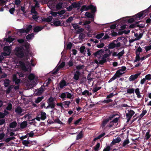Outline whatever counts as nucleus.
I'll return each mask as SVG.
<instances>
[{
	"mask_svg": "<svg viewBox=\"0 0 151 151\" xmlns=\"http://www.w3.org/2000/svg\"><path fill=\"white\" fill-rule=\"evenodd\" d=\"M83 136L82 131H81L76 136V140H78L81 139Z\"/></svg>",
	"mask_w": 151,
	"mask_h": 151,
	"instance_id": "33",
	"label": "nucleus"
},
{
	"mask_svg": "<svg viewBox=\"0 0 151 151\" xmlns=\"http://www.w3.org/2000/svg\"><path fill=\"white\" fill-rule=\"evenodd\" d=\"M142 52V49L140 47H139L136 50L135 54H140V53Z\"/></svg>",
	"mask_w": 151,
	"mask_h": 151,
	"instance_id": "47",
	"label": "nucleus"
},
{
	"mask_svg": "<svg viewBox=\"0 0 151 151\" xmlns=\"http://www.w3.org/2000/svg\"><path fill=\"white\" fill-rule=\"evenodd\" d=\"M12 108V105L11 104H9L8 105L6 109L8 110H11Z\"/></svg>",
	"mask_w": 151,
	"mask_h": 151,
	"instance_id": "61",
	"label": "nucleus"
},
{
	"mask_svg": "<svg viewBox=\"0 0 151 151\" xmlns=\"http://www.w3.org/2000/svg\"><path fill=\"white\" fill-rule=\"evenodd\" d=\"M134 89L133 88H128L127 90V92L129 94L134 93Z\"/></svg>",
	"mask_w": 151,
	"mask_h": 151,
	"instance_id": "29",
	"label": "nucleus"
},
{
	"mask_svg": "<svg viewBox=\"0 0 151 151\" xmlns=\"http://www.w3.org/2000/svg\"><path fill=\"white\" fill-rule=\"evenodd\" d=\"M67 85L66 81L64 80H62L59 83V87L61 88H63Z\"/></svg>",
	"mask_w": 151,
	"mask_h": 151,
	"instance_id": "10",
	"label": "nucleus"
},
{
	"mask_svg": "<svg viewBox=\"0 0 151 151\" xmlns=\"http://www.w3.org/2000/svg\"><path fill=\"white\" fill-rule=\"evenodd\" d=\"M66 93H63L59 96V97H60L62 99L63 101H64V100H65V98H66Z\"/></svg>",
	"mask_w": 151,
	"mask_h": 151,
	"instance_id": "43",
	"label": "nucleus"
},
{
	"mask_svg": "<svg viewBox=\"0 0 151 151\" xmlns=\"http://www.w3.org/2000/svg\"><path fill=\"white\" fill-rule=\"evenodd\" d=\"M82 119V118H81L77 120L74 123V124L76 125H78L79 122Z\"/></svg>",
	"mask_w": 151,
	"mask_h": 151,
	"instance_id": "59",
	"label": "nucleus"
},
{
	"mask_svg": "<svg viewBox=\"0 0 151 151\" xmlns=\"http://www.w3.org/2000/svg\"><path fill=\"white\" fill-rule=\"evenodd\" d=\"M145 49L146 51L147 52L151 50V45L146 46L145 47Z\"/></svg>",
	"mask_w": 151,
	"mask_h": 151,
	"instance_id": "63",
	"label": "nucleus"
},
{
	"mask_svg": "<svg viewBox=\"0 0 151 151\" xmlns=\"http://www.w3.org/2000/svg\"><path fill=\"white\" fill-rule=\"evenodd\" d=\"M30 46V45L29 43L27 42L24 45V47L25 49V51L27 53H28L29 52Z\"/></svg>",
	"mask_w": 151,
	"mask_h": 151,
	"instance_id": "13",
	"label": "nucleus"
},
{
	"mask_svg": "<svg viewBox=\"0 0 151 151\" xmlns=\"http://www.w3.org/2000/svg\"><path fill=\"white\" fill-rule=\"evenodd\" d=\"M119 116V115L117 114H112L111 115H110L109 116V118L107 119H109V120H111L112 119L114 118L116 116Z\"/></svg>",
	"mask_w": 151,
	"mask_h": 151,
	"instance_id": "39",
	"label": "nucleus"
},
{
	"mask_svg": "<svg viewBox=\"0 0 151 151\" xmlns=\"http://www.w3.org/2000/svg\"><path fill=\"white\" fill-rule=\"evenodd\" d=\"M19 63L20 65L23 66L22 67V69L23 70H24L25 71H27L28 69L27 68L26 66L24 65V63L22 61H20L19 62Z\"/></svg>",
	"mask_w": 151,
	"mask_h": 151,
	"instance_id": "19",
	"label": "nucleus"
},
{
	"mask_svg": "<svg viewBox=\"0 0 151 151\" xmlns=\"http://www.w3.org/2000/svg\"><path fill=\"white\" fill-rule=\"evenodd\" d=\"M127 111L128 112L126 113V117H129L131 118L135 113L134 111L131 109L128 110Z\"/></svg>",
	"mask_w": 151,
	"mask_h": 151,
	"instance_id": "5",
	"label": "nucleus"
},
{
	"mask_svg": "<svg viewBox=\"0 0 151 151\" xmlns=\"http://www.w3.org/2000/svg\"><path fill=\"white\" fill-rule=\"evenodd\" d=\"M44 96L38 97L37 99H35V102L36 103H39L40 102L44 99Z\"/></svg>",
	"mask_w": 151,
	"mask_h": 151,
	"instance_id": "23",
	"label": "nucleus"
},
{
	"mask_svg": "<svg viewBox=\"0 0 151 151\" xmlns=\"http://www.w3.org/2000/svg\"><path fill=\"white\" fill-rule=\"evenodd\" d=\"M72 5L73 7L74 8H77V7H80L81 6L79 3H77L76 2H73L72 3Z\"/></svg>",
	"mask_w": 151,
	"mask_h": 151,
	"instance_id": "24",
	"label": "nucleus"
},
{
	"mask_svg": "<svg viewBox=\"0 0 151 151\" xmlns=\"http://www.w3.org/2000/svg\"><path fill=\"white\" fill-rule=\"evenodd\" d=\"M81 73L78 70L76 71L74 74L73 79L76 81L78 80L79 78Z\"/></svg>",
	"mask_w": 151,
	"mask_h": 151,
	"instance_id": "4",
	"label": "nucleus"
},
{
	"mask_svg": "<svg viewBox=\"0 0 151 151\" xmlns=\"http://www.w3.org/2000/svg\"><path fill=\"white\" fill-rule=\"evenodd\" d=\"M13 81L15 82L16 84H18L20 83V80L17 78V76L16 75H14L13 77Z\"/></svg>",
	"mask_w": 151,
	"mask_h": 151,
	"instance_id": "15",
	"label": "nucleus"
},
{
	"mask_svg": "<svg viewBox=\"0 0 151 151\" xmlns=\"http://www.w3.org/2000/svg\"><path fill=\"white\" fill-rule=\"evenodd\" d=\"M149 11V9L147 8L145 10L142 11L141 12H142V13L143 14V15L144 16V17H145L146 15L148 14V12Z\"/></svg>",
	"mask_w": 151,
	"mask_h": 151,
	"instance_id": "57",
	"label": "nucleus"
},
{
	"mask_svg": "<svg viewBox=\"0 0 151 151\" xmlns=\"http://www.w3.org/2000/svg\"><path fill=\"white\" fill-rule=\"evenodd\" d=\"M100 146V143L98 142L95 146L93 147L95 151H98L99 150V148Z\"/></svg>",
	"mask_w": 151,
	"mask_h": 151,
	"instance_id": "27",
	"label": "nucleus"
},
{
	"mask_svg": "<svg viewBox=\"0 0 151 151\" xmlns=\"http://www.w3.org/2000/svg\"><path fill=\"white\" fill-rule=\"evenodd\" d=\"M120 70H117L115 74H114L116 76V77L117 78H119L123 74V73H122L121 72Z\"/></svg>",
	"mask_w": 151,
	"mask_h": 151,
	"instance_id": "26",
	"label": "nucleus"
},
{
	"mask_svg": "<svg viewBox=\"0 0 151 151\" xmlns=\"http://www.w3.org/2000/svg\"><path fill=\"white\" fill-rule=\"evenodd\" d=\"M14 39L11 37H9L6 39V42H11L13 41Z\"/></svg>",
	"mask_w": 151,
	"mask_h": 151,
	"instance_id": "51",
	"label": "nucleus"
},
{
	"mask_svg": "<svg viewBox=\"0 0 151 151\" xmlns=\"http://www.w3.org/2000/svg\"><path fill=\"white\" fill-rule=\"evenodd\" d=\"M121 141V139L119 137H117L116 139H113L112 142V144L115 145L116 143H119Z\"/></svg>",
	"mask_w": 151,
	"mask_h": 151,
	"instance_id": "16",
	"label": "nucleus"
},
{
	"mask_svg": "<svg viewBox=\"0 0 151 151\" xmlns=\"http://www.w3.org/2000/svg\"><path fill=\"white\" fill-rule=\"evenodd\" d=\"M9 83L10 81L8 79H5L4 81V86L6 87H8L9 84Z\"/></svg>",
	"mask_w": 151,
	"mask_h": 151,
	"instance_id": "32",
	"label": "nucleus"
},
{
	"mask_svg": "<svg viewBox=\"0 0 151 151\" xmlns=\"http://www.w3.org/2000/svg\"><path fill=\"white\" fill-rule=\"evenodd\" d=\"M120 116H119L118 117L114 119L112 121H111V123H116L119 120Z\"/></svg>",
	"mask_w": 151,
	"mask_h": 151,
	"instance_id": "53",
	"label": "nucleus"
},
{
	"mask_svg": "<svg viewBox=\"0 0 151 151\" xmlns=\"http://www.w3.org/2000/svg\"><path fill=\"white\" fill-rule=\"evenodd\" d=\"M44 27H40V26H36L34 27L33 29L34 32H38L42 30L44 28Z\"/></svg>",
	"mask_w": 151,
	"mask_h": 151,
	"instance_id": "12",
	"label": "nucleus"
},
{
	"mask_svg": "<svg viewBox=\"0 0 151 151\" xmlns=\"http://www.w3.org/2000/svg\"><path fill=\"white\" fill-rule=\"evenodd\" d=\"M54 98L51 96L49 98L48 100H47V103H54Z\"/></svg>",
	"mask_w": 151,
	"mask_h": 151,
	"instance_id": "36",
	"label": "nucleus"
},
{
	"mask_svg": "<svg viewBox=\"0 0 151 151\" xmlns=\"http://www.w3.org/2000/svg\"><path fill=\"white\" fill-rule=\"evenodd\" d=\"M65 64V63L64 62H63L62 63L58 66V67L60 69L64 67Z\"/></svg>",
	"mask_w": 151,
	"mask_h": 151,
	"instance_id": "60",
	"label": "nucleus"
},
{
	"mask_svg": "<svg viewBox=\"0 0 151 151\" xmlns=\"http://www.w3.org/2000/svg\"><path fill=\"white\" fill-rule=\"evenodd\" d=\"M104 52V50L101 49L94 53L93 55H94L95 57H97L98 55H100V57H101V55Z\"/></svg>",
	"mask_w": 151,
	"mask_h": 151,
	"instance_id": "7",
	"label": "nucleus"
},
{
	"mask_svg": "<svg viewBox=\"0 0 151 151\" xmlns=\"http://www.w3.org/2000/svg\"><path fill=\"white\" fill-rule=\"evenodd\" d=\"M106 59L102 57L101 60L99 61V64L101 65H103L106 62Z\"/></svg>",
	"mask_w": 151,
	"mask_h": 151,
	"instance_id": "34",
	"label": "nucleus"
},
{
	"mask_svg": "<svg viewBox=\"0 0 151 151\" xmlns=\"http://www.w3.org/2000/svg\"><path fill=\"white\" fill-rule=\"evenodd\" d=\"M129 143V139L128 138L127 139L125 140L123 142L122 146L123 147H125Z\"/></svg>",
	"mask_w": 151,
	"mask_h": 151,
	"instance_id": "35",
	"label": "nucleus"
},
{
	"mask_svg": "<svg viewBox=\"0 0 151 151\" xmlns=\"http://www.w3.org/2000/svg\"><path fill=\"white\" fill-rule=\"evenodd\" d=\"M85 37V35L83 33H81L79 35L78 38L79 40H83V39Z\"/></svg>",
	"mask_w": 151,
	"mask_h": 151,
	"instance_id": "56",
	"label": "nucleus"
},
{
	"mask_svg": "<svg viewBox=\"0 0 151 151\" xmlns=\"http://www.w3.org/2000/svg\"><path fill=\"white\" fill-rule=\"evenodd\" d=\"M140 73L137 74L131 75L129 78V81H134L140 75Z\"/></svg>",
	"mask_w": 151,
	"mask_h": 151,
	"instance_id": "8",
	"label": "nucleus"
},
{
	"mask_svg": "<svg viewBox=\"0 0 151 151\" xmlns=\"http://www.w3.org/2000/svg\"><path fill=\"white\" fill-rule=\"evenodd\" d=\"M38 14H33L32 16V18L35 21H37L38 18L40 16L37 15Z\"/></svg>",
	"mask_w": 151,
	"mask_h": 151,
	"instance_id": "37",
	"label": "nucleus"
},
{
	"mask_svg": "<svg viewBox=\"0 0 151 151\" xmlns=\"http://www.w3.org/2000/svg\"><path fill=\"white\" fill-rule=\"evenodd\" d=\"M71 102L70 101H65L63 102V103L64 105L67 106V107H65V108H67L69 106V105L70 104Z\"/></svg>",
	"mask_w": 151,
	"mask_h": 151,
	"instance_id": "42",
	"label": "nucleus"
},
{
	"mask_svg": "<svg viewBox=\"0 0 151 151\" xmlns=\"http://www.w3.org/2000/svg\"><path fill=\"white\" fill-rule=\"evenodd\" d=\"M32 26L31 25H29L25 29L27 33L29 32L32 29Z\"/></svg>",
	"mask_w": 151,
	"mask_h": 151,
	"instance_id": "54",
	"label": "nucleus"
},
{
	"mask_svg": "<svg viewBox=\"0 0 151 151\" xmlns=\"http://www.w3.org/2000/svg\"><path fill=\"white\" fill-rule=\"evenodd\" d=\"M90 5L87 6L86 5H83L80 9V11L82 12L83 11H87L89 9Z\"/></svg>",
	"mask_w": 151,
	"mask_h": 151,
	"instance_id": "9",
	"label": "nucleus"
},
{
	"mask_svg": "<svg viewBox=\"0 0 151 151\" xmlns=\"http://www.w3.org/2000/svg\"><path fill=\"white\" fill-rule=\"evenodd\" d=\"M104 33H101L99 34H97L95 37L97 39H100L102 38V37L104 35Z\"/></svg>",
	"mask_w": 151,
	"mask_h": 151,
	"instance_id": "48",
	"label": "nucleus"
},
{
	"mask_svg": "<svg viewBox=\"0 0 151 151\" xmlns=\"http://www.w3.org/2000/svg\"><path fill=\"white\" fill-rule=\"evenodd\" d=\"M136 56L135 57V59L134 60V62H137L140 60V54H136Z\"/></svg>",
	"mask_w": 151,
	"mask_h": 151,
	"instance_id": "41",
	"label": "nucleus"
},
{
	"mask_svg": "<svg viewBox=\"0 0 151 151\" xmlns=\"http://www.w3.org/2000/svg\"><path fill=\"white\" fill-rule=\"evenodd\" d=\"M35 78V75L32 73L30 74L28 76L29 79L31 81L34 80Z\"/></svg>",
	"mask_w": 151,
	"mask_h": 151,
	"instance_id": "46",
	"label": "nucleus"
},
{
	"mask_svg": "<svg viewBox=\"0 0 151 151\" xmlns=\"http://www.w3.org/2000/svg\"><path fill=\"white\" fill-rule=\"evenodd\" d=\"M89 9L91 10V12L92 14H94L96 11V8L92 5H90L89 6Z\"/></svg>",
	"mask_w": 151,
	"mask_h": 151,
	"instance_id": "11",
	"label": "nucleus"
},
{
	"mask_svg": "<svg viewBox=\"0 0 151 151\" xmlns=\"http://www.w3.org/2000/svg\"><path fill=\"white\" fill-rule=\"evenodd\" d=\"M113 101L111 99H108L107 100H105L103 101H102V103L104 104H107L109 102H112Z\"/></svg>",
	"mask_w": 151,
	"mask_h": 151,
	"instance_id": "52",
	"label": "nucleus"
},
{
	"mask_svg": "<svg viewBox=\"0 0 151 151\" xmlns=\"http://www.w3.org/2000/svg\"><path fill=\"white\" fill-rule=\"evenodd\" d=\"M52 22L53 23L54 25L56 26H61V22L59 21H55L54 20H53Z\"/></svg>",
	"mask_w": 151,
	"mask_h": 151,
	"instance_id": "30",
	"label": "nucleus"
},
{
	"mask_svg": "<svg viewBox=\"0 0 151 151\" xmlns=\"http://www.w3.org/2000/svg\"><path fill=\"white\" fill-rule=\"evenodd\" d=\"M143 16L144 15L142 12H141L135 14L134 16V18L135 19V20H138V19H142L141 18L143 17Z\"/></svg>",
	"mask_w": 151,
	"mask_h": 151,
	"instance_id": "6",
	"label": "nucleus"
},
{
	"mask_svg": "<svg viewBox=\"0 0 151 151\" xmlns=\"http://www.w3.org/2000/svg\"><path fill=\"white\" fill-rule=\"evenodd\" d=\"M145 79L148 80H150L151 79V75L150 74L147 75L145 76Z\"/></svg>",
	"mask_w": 151,
	"mask_h": 151,
	"instance_id": "64",
	"label": "nucleus"
},
{
	"mask_svg": "<svg viewBox=\"0 0 151 151\" xmlns=\"http://www.w3.org/2000/svg\"><path fill=\"white\" fill-rule=\"evenodd\" d=\"M109 121V119L107 118L104 120L102 123V127H105Z\"/></svg>",
	"mask_w": 151,
	"mask_h": 151,
	"instance_id": "25",
	"label": "nucleus"
},
{
	"mask_svg": "<svg viewBox=\"0 0 151 151\" xmlns=\"http://www.w3.org/2000/svg\"><path fill=\"white\" fill-rule=\"evenodd\" d=\"M24 50L22 47H17L15 48V53L16 55L18 58H22L24 56Z\"/></svg>",
	"mask_w": 151,
	"mask_h": 151,
	"instance_id": "1",
	"label": "nucleus"
},
{
	"mask_svg": "<svg viewBox=\"0 0 151 151\" xmlns=\"http://www.w3.org/2000/svg\"><path fill=\"white\" fill-rule=\"evenodd\" d=\"M52 2L55 4H57L56 5V8L57 10H60L63 8V3L58 0H52Z\"/></svg>",
	"mask_w": 151,
	"mask_h": 151,
	"instance_id": "3",
	"label": "nucleus"
},
{
	"mask_svg": "<svg viewBox=\"0 0 151 151\" xmlns=\"http://www.w3.org/2000/svg\"><path fill=\"white\" fill-rule=\"evenodd\" d=\"M139 90L140 89L139 88H137L135 90L134 89V91L136 94L137 96V97L138 98H140L142 97L140 94Z\"/></svg>",
	"mask_w": 151,
	"mask_h": 151,
	"instance_id": "14",
	"label": "nucleus"
},
{
	"mask_svg": "<svg viewBox=\"0 0 151 151\" xmlns=\"http://www.w3.org/2000/svg\"><path fill=\"white\" fill-rule=\"evenodd\" d=\"M68 65H69V67H72L73 65V63L72 60H70L67 63Z\"/></svg>",
	"mask_w": 151,
	"mask_h": 151,
	"instance_id": "55",
	"label": "nucleus"
},
{
	"mask_svg": "<svg viewBox=\"0 0 151 151\" xmlns=\"http://www.w3.org/2000/svg\"><path fill=\"white\" fill-rule=\"evenodd\" d=\"M11 53V50H9L8 51H7L5 52H4V56H9L10 55Z\"/></svg>",
	"mask_w": 151,
	"mask_h": 151,
	"instance_id": "50",
	"label": "nucleus"
},
{
	"mask_svg": "<svg viewBox=\"0 0 151 151\" xmlns=\"http://www.w3.org/2000/svg\"><path fill=\"white\" fill-rule=\"evenodd\" d=\"M84 29L83 28H78V29L77 30L76 32V33L77 34H79L81 33L82 32H83L84 31Z\"/></svg>",
	"mask_w": 151,
	"mask_h": 151,
	"instance_id": "58",
	"label": "nucleus"
},
{
	"mask_svg": "<svg viewBox=\"0 0 151 151\" xmlns=\"http://www.w3.org/2000/svg\"><path fill=\"white\" fill-rule=\"evenodd\" d=\"M27 126V122L26 121H24L20 124V128L23 129L26 127Z\"/></svg>",
	"mask_w": 151,
	"mask_h": 151,
	"instance_id": "18",
	"label": "nucleus"
},
{
	"mask_svg": "<svg viewBox=\"0 0 151 151\" xmlns=\"http://www.w3.org/2000/svg\"><path fill=\"white\" fill-rule=\"evenodd\" d=\"M84 65H76V69L78 70L82 69L84 68Z\"/></svg>",
	"mask_w": 151,
	"mask_h": 151,
	"instance_id": "40",
	"label": "nucleus"
},
{
	"mask_svg": "<svg viewBox=\"0 0 151 151\" xmlns=\"http://www.w3.org/2000/svg\"><path fill=\"white\" fill-rule=\"evenodd\" d=\"M15 112L17 114H20L22 112V109L20 106H18L15 109Z\"/></svg>",
	"mask_w": 151,
	"mask_h": 151,
	"instance_id": "22",
	"label": "nucleus"
},
{
	"mask_svg": "<svg viewBox=\"0 0 151 151\" xmlns=\"http://www.w3.org/2000/svg\"><path fill=\"white\" fill-rule=\"evenodd\" d=\"M22 143L25 146L28 147L30 146V145H29L31 144L32 142H30L28 140H24L22 141Z\"/></svg>",
	"mask_w": 151,
	"mask_h": 151,
	"instance_id": "17",
	"label": "nucleus"
},
{
	"mask_svg": "<svg viewBox=\"0 0 151 151\" xmlns=\"http://www.w3.org/2000/svg\"><path fill=\"white\" fill-rule=\"evenodd\" d=\"M17 125V123L16 121L10 123L9 125V127L10 128H15Z\"/></svg>",
	"mask_w": 151,
	"mask_h": 151,
	"instance_id": "20",
	"label": "nucleus"
},
{
	"mask_svg": "<svg viewBox=\"0 0 151 151\" xmlns=\"http://www.w3.org/2000/svg\"><path fill=\"white\" fill-rule=\"evenodd\" d=\"M141 22V21L136 22H135V24H131L129 26V27L130 28H134L136 26V25H137V24H139Z\"/></svg>",
	"mask_w": 151,
	"mask_h": 151,
	"instance_id": "31",
	"label": "nucleus"
},
{
	"mask_svg": "<svg viewBox=\"0 0 151 151\" xmlns=\"http://www.w3.org/2000/svg\"><path fill=\"white\" fill-rule=\"evenodd\" d=\"M31 13L34 14H38V13L36 11L35 8V7H33L31 9Z\"/></svg>",
	"mask_w": 151,
	"mask_h": 151,
	"instance_id": "45",
	"label": "nucleus"
},
{
	"mask_svg": "<svg viewBox=\"0 0 151 151\" xmlns=\"http://www.w3.org/2000/svg\"><path fill=\"white\" fill-rule=\"evenodd\" d=\"M85 15L86 17L88 18H93L94 17L93 15L90 12H86L85 13Z\"/></svg>",
	"mask_w": 151,
	"mask_h": 151,
	"instance_id": "28",
	"label": "nucleus"
},
{
	"mask_svg": "<svg viewBox=\"0 0 151 151\" xmlns=\"http://www.w3.org/2000/svg\"><path fill=\"white\" fill-rule=\"evenodd\" d=\"M40 119L42 120H45L46 118V114L44 111H42L41 112Z\"/></svg>",
	"mask_w": 151,
	"mask_h": 151,
	"instance_id": "21",
	"label": "nucleus"
},
{
	"mask_svg": "<svg viewBox=\"0 0 151 151\" xmlns=\"http://www.w3.org/2000/svg\"><path fill=\"white\" fill-rule=\"evenodd\" d=\"M124 53V50H123L122 51L119 52L118 53V58L119 59L123 55Z\"/></svg>",
	"mask_w": 151,
	"mask_h": 151,
	"instance_id": "49",
	"label": "nucleus"
},
{
	"mask_svg": "<svg viewBox=\"0 0 151 151\" xmlns=\"http://www.w3.org/2000/svg\"><path fill=\"white\" fill-rule=\"evenodd\" d=\"M150 130H148L145 134V137H146V140H148L150 137L151 135L150 134Z\"/></svg>",
	"mask_w": 151,
	"mask_h": 151,
	"instance_id": "38",
	"label": "nucleus"
},
{
	"mask_svg": "<svg viewBox=\"0 0 151 151\" xmlns=\"http://www.w3.org/2000/svg\"><path fill=\"white\" fill-rule=\"evenodd\" d=\"M60 68L58 67L57 68L54 69L52 71V74H55L57 73L59 71Z\"/></svg>",
	"mask_w": 151,
	"mask_h": 151,
	"instance_id": "62",
	"label": "nucleus"
},
{
	"mask_svg": "<svg viewBox=\"0 0 151 151\" xmlns=\"http://www.w3.org/2000/svg\"><path fill=\"white\" fill-rule=\"evenodd\" d=\"M115 41H113L112 42H111L109 44L108 46V49H113L114 48L116 47H120L121 46V44L120 42H118L117 44L115 43Z\"/></svg>",
	"mask_w": 151,
	"mask_h": 151,
	"instance_id": "2",
	"label": "nucleus"
},
{
	"mask_svg": "<svg viewBox=\"0 0 151 151\" xmlns=\"http://www.w3.org/2000/svg\"><path fill=\"white\" fill-rule=\"evenodd\" d=\"M35 92L36 95L37 96L40 95L43 93L42 90L40 89H39Z\"/></svg>",
	"mask_w": 151,
	"mask_h": 151,
	"instance_id": "44",
	"label": "nucleus"
}]
</instances>
